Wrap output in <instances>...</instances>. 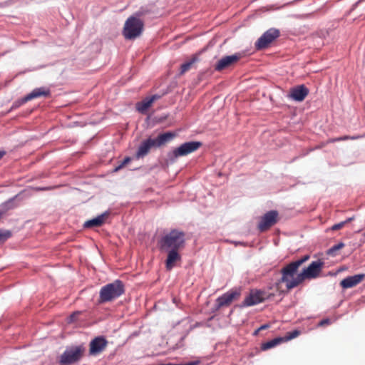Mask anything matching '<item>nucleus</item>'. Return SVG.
<instances>
[{"instance_id": "25", "label": "nucleus", "mask_w": 365, "mask_h": 365, "mask_svg": "<svg viewBox=\"0 0 365 365\" xmlns=\"http://www.w3.org/2000/svg\"><path fill=\"white\" fill-rule=\"evenodd\" d=\"M198 61V58L196 56H192L189 61L183 63L180 67V73L182 74L190 70L192 66Z\"/></svg>"}, {"instance_id": "8", "label": "nucleus", "mask_w": 365, "mask_h": 365, "mask_svg": "<svg viewBox=\"0 0 365 365\" xmlns=\"http://www.w3.org/2000/svg\"><path fill=\"white\" fill-rule=\"evenodd\" d=\"M278 212L277 210H270L267 212L262 216L259 224L258 229L260 232H264L271 227L277 222Z\"/></svg>"}, {"instance_id": "40", "label": "nucleus", "mask_w": 365, "mask_h": 365, "mask_svg": "<svg viewBox=\"0 0 365 365\" xmlns=\"http://www.w3.org/2000/svg\"><path fill=\"white\" fill-rule=\"evenodd\" d=\"M233 243L235 245H243V246H245L247 245V243L245 242H240V241H235L233 242Z\"/></svg>"}, {"instance_id": "31", "label": "nucleus", "mask_w": 365, "mask_h": 365, "mask_svg": "<svg viewBox=\"0 0 365 365\" xmlns=\"http://www.w3.org/2000/svg\"><path fill=\"white\" fill-rule=\"evenodd\" d=\"M300 334V331L298 330H294L292 331L288 332L286 337L284 338V341L291 340Z\"/></svg>"}, {"instance_id": "35", "label": "nucleus", "mask_w": 365, "mask_h": 365, "mask_svg": "<svg viewBox=\"0 0 365 365\" xmlns=\"http://www.w3.org/2000/svg\"><path fill=\"white\" fill-rule=\"evenodd\" d=\"M160 98H161L160 95L155 94V95H153L152 96H150V97H149L148 98L151 102V103H153L155 101H156L158 99H160Z\"/></svg>"}, {"instance_id": "13", "label": "nucleus", "mask_w": 365, "mask_h": 365, "mask_svg": "<svg viewBox=\"0 0 365 365\" xmlns=\"http://www.w3.org/2000/svg\"><path fill=\"white\" fill-rule=\"evenodd\" d=\"M240 292L237 290L228 291L216 299L218 307L228 306L231 304L233 299L239 297Z\"/></svg>"}, {"instance_id": "29", "label": "nucleus", "mask_w": 365, "mask_h": 365, "mask_svg": "<svg viewBox=\"0 0 365 365\" xmlns=\"http://www.w3.org/2000/svg\"><path fill=\"white\" fill-rule=\"evenodd\" d=\"M11 236V232L9 230H0V244L4 242Z\"/></svg>"}, {"instance_id": "12", "label": "nucleus", "mask_w": 365, "mask_h": 365, "mask_svg": "<svg viewBox=\"0 0 365 365\" xmlns=\"http://www.w3.org/2000/svg\"><path fill=\"white\" fill-rule=\"evenodd\" d=\"M309 93V89L304 85L294 86L290 89L288 97L297 102H302Z\"/></svg>"}, {"instance_id": "23", "label": "nucleus", "mask_w": 365, "mask_h": 365, "mask_svg": "<svg viewBox=\"0 0 365 365\" xmlns=\"http://www.w3.org/2000/svg\"><path fill=\"white\" fill-rule=\"evenodd\" d=\"M282 341H284V338L276 337L268 341L263 343L261 346V349L263 351H266L267 349L274 347L275 346L279 344Z\"/></svg>"}, {"instance_id": "37", "label": "nucleus", "mask_w": 365, "mask_h": 365, "mask_svg": "<svg viewBox=\"0 0 365 365\" xmlns=\"http://www.w3.org/2000/svg\"><path fill=\"white\" fill-rule=\"evenodd\" d=\"M346 140H349V135H344V136H342L340 138H334L331 141L336 142V141Z\"/></svg>"}, {"instance_id": "18", "label": "nucleus", "mask_w": 365, "mask_h": 365, "mask_svg": "<svg viewBox=\"0 0 365 365\" xmlns=\"http://www.w3.org/2000/svg\"><path fill=\"white\" fill-rule=\"evenodd\" d=\"M108 214L109 212L106 211L103 213L98 215L97 217L89 220H87L86 222H85L83 227L86 228H91L101 226L104 222L105 217L108 215Z\"/></svg>"}, {"instance_id": "10", "label": "nucleus", "mask_w": 365, "mask_h": 365, "mask_svg": "<svg viewBox=\"0 0 365 365\" xmlns=\"http://www.w3.org/2000/svg\"><path fill=\"white\" fill-rule=\"evenodd\" d=\"M108 341L103 336H98L92 339L89 344V354L96 356L102 352L107 346Z\"/></svg>"}, {"instance_id": "41", "label": "nucleus", "mask_w": 365, "mask_h": 365, "mask_svg": "<svg viewBox=\"0 0 365 365\" xmlns=\"http://www.w3.org/2000/svg\"><path fill=\"white\" fill-rule=\"evenodd\" d=\"M354 219V217H351L347 218L346 220H344L343 222H345V225H346L347 223L351 222Z\"/></svg>"}, {"instance_id": "39", "label": "nucleus", "mask_w": 365, "mask_h": 365, "mask_svg": "<svg viewBox=\"0 0 365 365\" xmlns=\"http://www.w3.org/2000/svg\"><path fill=\"white\" fill-rule=\"evenodd\" d=\"M363 138L362 135L349 136V140H356Z\"/></svg>"}, {"instance_id": "3", "label": "nucleus", "mask_w": 365, "mask_h": 365, "mask_svg": "<svg viewBox=\"0 0 365 365\" xmlns=\"http://www.w3.org/2000/svg\"><path fill=\"white\" fill-rule=\"evenodd\" d=\"M125 292V286L120 279L103 286L99 292V302L106 303L113 301Z\"/></svg>"}, {"instance_id": "44", "label": "nucleus", "mask_w": 365, "mask_h": 365, "mask_svg": "<svg viewBox=\"0 0 365 365\" xmlns=\"http://www.w3.org/2000/svg\"><path fill=\"white\" fill-rule=\"evenodd\" d=\"M41 190H47V188L46 187H43V188H41Z\"/></svg>"}, {"instance_id": "2", "label": "nucleus", "mask_w": 365, "mask_h": 365, "mask_svg": "<svg viewBox=\"0 0 365 365\" xmlns=\"http://www.w3.org/2000/svg\"><path fill=\"white\" fill-rule=\"evenodd\" d=\"M185 242V232L173 229L160 239L158 245L160 250H180L184 247Z\"/></svg>"}, {"instance_id": "16", "label": "nucleus", "mask_w": 365, "mask_h": 365, "mask_svg": "<svg viewBox=\"0 0 365 365\" xmlns=\"http://www.w3.org/2000/svg\"><path fill=\"white\" fill-rule=\"evenodd\" d=\"M163 251L168 252L167 259L165 260V267L168 270H171L175 265V262L181 259L180 255L178 252L179 250H168Z\"/></svg>"}, {"instance_id": "19", "label": "nucleus", "mask_w": 365, "mask_h": 365, "mask_svg": "<svg viewBox=\"0 0 365 365\" xmlns=\"http://www.w3.org/2000/svg\"><path fill=\"white\" fill-rule=\"evenodd\" d=\"M305 279H309V277L308 276V274H307L306 271L304 269L303 271L299 273L295 278H293L290 282H289L286 284V287L287 288V289H292L298 286Z\"/></svg>"}, {"instance_id": "34", "label": "nucleus", "mask_w": 365, "mask_h": 365, "mask_svg": "<svg viewBox=\"0 0 365 365\" xmlns=\"http://www.w3.org/2000/svg\"><path fill=\"white\" fill-rule=\"evenodd\" d=\"M269 327V325L268 324H264L260 326L257 330L255 331L254 335H257L259 333V331L266 329Z\"/></svg>"}, {"instance_id": "9", "label": "nucleus", "mask_w": 365, "mask_h": 365, "mask_svg": "<svg viewBox=\"0 0 365 365\" xmlns=\"http://www.w3.org/2000/svg\"><path fill=\"white\" fill-rule=\"evenodd\" d=\"M240 58L241 54L239 53L223 56L220 60H218L215 65V71L220 72L224 69L228 68L235 64L240 59Z\"/></svg>"}, {"instance_id": "15", "label": "nucleus", "mask_w": 365, "mask_h": 365, "mask_svg": "<svg viewBox=\"0 0 365 365\" xmlns=\"http://www.w3.org/2000/svg\"><path fill=\"white\" fill-rule=\"evenodd\" d=\"M365 277V274H358L349 276L340 282V285L343 289L351 288L359 284Z\"/></svg>"}, {"instance_id": "22", "label": "nucleus", "mask_w": 365, "mask_h": 365, "mask_svg": "<svg viewBox=\"0 0 365 365\" xmlns=\"http://www.w3.org/2000/svg\"><path fill=\"white\" fill-rule=\"evenodd\" d=\"M150 150V148L148 145V143L146 141V140H144L139 145L137 151H136V153H135V157L139 159L140 158H143L144 156H145L146 155H148V153H149Z\"/></svg>"}, {"instance_id": "5", "label": "nucleus", "mask_w": 365, "mask_h": 365, "mask_svg": "<svg viewBox=\"0 0 365 365\" xmlns=\"http://www.w3.org/2000/svg\"><path fill=\"white\" fill-rule=\"evenodd\" d=\"M201 145L202 143L200 141L185 142L168 153V161L170 163H174L178 158L185 156L190 153H193L194 151L197 150Z\"/></svg>"}, {"instance_id": "46", "label": "nucleus", "mask_w": 365, "mask_h": 365, "mask_svg": "<svg viewBox=\"0 0 365 365\" xmlns=\"http://www.w3.org/2000/svg\"><path fill=\"white\" fill-rule=\"evenodd\" d=\"M363 138H365V133L362 135Z\"/></svg>"}, {"instance_id": "14", "label": "nucleus", "mask_w": 365, "mask_h": 365, "mask_svg": "<svg viewBox=\"0 0 365 365\" xmlns=\"http://www.w3.org/2000/svg\"><path fill=\"white\" fill-rule=\"evenodd\" d=\"M324 264V262L323 261L317 259L312 262L307 268H304V270L309 277V279L317 278L319 275Z\"/></svg>"}, {"instance_id": "20", "label": "nucleus", "mask_w": 365, "mask_h": 365, "mask_svg": "<svg viewBox=\"0 0 365 365\" xmlns=\"http://www.w3.org/2000/svg\"><path fill=\"white\" fill-rule=\"evenodd\" d=\"M176 136L175 133L172 131H168L160 133L158 135V142L160 147L164 146L166 144L170 143Z\"/></svg>"}, {"instance_id": "38", "label": "nucleus", "mask_w": 365, "mask_h": 365, "mask_svg": "<svg viewBox=\"0 0 365 365\" xmlns=\"http://www.w3.org/2000/svg\"><path fill=\"white\" fill-rule=\"evenodd\" d=\"M221 307H218L217 302L215 301V304L211 308V313H215L217 312Z\"/></svg>"}, {"instance_id": "33", "label": "nucleus", "mask_w": 365, "mask_h": 365, "mask_svg": "<svg viewBox=\"0 0 365 365\" xmlns=\"http://www.w3.org/2000/svg\"><path fill=\"white\" fill-rule=\"evenodd\" d=\"M344 225H345V222L341 221V222H340L339 223H336V224L334 225L331 227V230H339V229L342 228Z\"/></svg>"}, {"instance_id": "43", "label": "nucleus", "mask_w": 365, "mask_h": 365, "mask_svg": "<svg viewBox=\"0 0 365 365\" xmlns=\"http://www.w3.org/2000/svg\"><path fill=\"white\" fill-rule=\"evenodd\" d=\"M5 155V151L0 150V159Z\"/></svg>"}, {"instance_id": "17", "label": "nucleus", "mask_w": 365, "mask_h": 365, "mask_svg": "<svg viewBox=\"0 0 365 365\" xmlns=\"http://www.w3.org/2000/svg\"><path fill=\"white\" fill-rule=\"evenodd\" d=\"M51 94L50 90L44 87H39L34 89L31 93L25 96L28 101L41 96L48 97Z\"/></svg>"}, {"instance_id": "24", "label": "nucleus", "mask_w": 365, "mask_h": 365, "mask_svg": "<svg viewBox=\"0 0 365 365\" xmlns=\"http://www.w3.org/2000/svg\"><path fill=\"white\" fill-rule=\"evenodd\" d=\"M151 105L152 103L149 101V99L148 98H145L142 101L138 102L136 104V108L140 113H145L148 110V109L151 106Z\"/></svg>"}, {"instance_id": "21", "label": "nucleus", "mask_w": 365, "mask_h": 365, "mask_svg": "<svg viewBox=\"0 0 365 365\" xmlns=\"http://www.w3.org/2000/svg\"><path fill=\"white\" fill-rule=\"evenodd\" d=\"M19 195L9 198L8 200L0 204V219L9 210L14 208V202L18 197Z\"/></svg>"}, {"instance_id": "1", "label": "nucleus", "mask_w": 365, "mask_h": 365, "mask_svg": "<svg viewBox=\"0 0 365 365\" xmlns=\"http://www.w3.org/2000/svg\"><path fill=\"white\" fill-rule=\"evenodd\" d=\"M150 12V6H141L127 19L123 30V35L125 39H135L142 34L144 27L143 18Z\"/></svg>"}, {"instance_id": "11", "label": "nucleus", "mask_w": 365, "mask_h": 365, "mask_svg": "<svg viewBox=\"0 0 365 365\" xmlns=\"http://www.w3.org/2000/svg\"><path fill=\"white\" fill-rule=\"evenodd\" d=\"M299 267L294 261L284 267L281 270L282 276L279 279V282H284L287 284L292 280L290 279L291 277L293 279V277L297 273Z\"/></svg>"}, {"instance_id": "30", "label": "nucleus", "mask_w": 365, "mask_h": 365, "mask_svg": "<svg viewBox=\"0 0 365 365\" xmlns=\"http://www.w3.org/2000/svg\"><path fill=\"white\" fill-rule=\"evenodd\" d=\"M131 160V158L130 157H125L124 158V160L118 165L116 166L113 172V173H117L118 171H119L120 169H122L126 164H128L130 161Z\"/></svg>"}, {"instance_id": "36", "label": "nucleus", "mask_w": 365, "mask_h": 365, "mask_svg": "<svg viewBox=\"0 0 365 365\" xmlns=\"http://www.w3.org/2000/svg\"><path fill=\"white\" fill-rule=\"evenodd\" d=\"M330 323H331V320L327 318V319H324L321 320L319 323V325L324 326L327 324H329Z\"/></svg>"}, {"instance_id": "7", "label": "nucleus", "mask_w": 365, "mask_h": 365, "mask_svg": "<svg viewBox=\"0 0 365 365\" xmlns=\"http://www.w3.org/2000/svg\"><path fill=\"white\" fill-rule=\"evenodd\" d=\"M265 294V292L262 290H252L239 305V307L245 308L263 302L267 298Z\"/></svg>"}, {"instance_id": "45", "label": "nucleus", "mask_w": 365, "mask_h": 365, "mask_svg": "<svg viewBox=\"0 0 365 365\" xmlns=\"http://www.w3.org/2000/svg\"><path fill=\"white\" fill-rule=\"evenodd\" d=\"M199 324H200L199 323H197V324H195V327H199Z\"/></svg>"}, {"instance_id": "27", "label": "nucleus", "mask_w": 365, "mask_h": 365, "mask_svg": "<svg viewBox=\"0 0 365 365\" xmlns=\"http://www.w3.org/2000/svg\"><path fill=\"white\" fill-rule=\"evenodd\" d=\"M26 102H28V100L25 99V96H24L23 98H21L20 99H18V100L15 101L13 103V104H12L11 108L9 109V112H11V110L19 108L21 106H22L23 104L26 103Z\"/></svg>"}, {"instance_id": "42", "label": "nucleus", "mask_w": 365, "mask_h": 365, "mask_svg": "<svg viewBox=\"0 0 365 365\" xmlns=\"http://www.w3.org/2000/svg\"><path fill=\"white\" fill-rule=\"evenodd\" d=\"M77 314H78V313L74 312V313H73V314L70 316V317H71V321H73V319L75 317V316H76Z\"/></svg>"}, {"instance_id": "26", "label": "nucleus", "mask_w": 365, "mask_h": 365, "mask_svg": "<svg viewBox=\"0 0 365 365\" xmlns=\"http://www.w3.org/2000/svg\"><path fill=\"white\" fill-rule=\"evenodd\" d=\"M345 246V244L342 242H339L333 245L331 247L327 250V255L329 256L334 257L336 256V252L343 248Z\"/></svg>"}, {"instance_id": "28", "label": "nucleus", "mask_w": 365, "mask_h": 365, "mask_svg": "<svg viewBox=\"0 0 365 365\" xmlns=\"http://www.w3.org/2000/svg\"><path fill=\"white\" fill-rule=\"evenodd\" d=\"M145 140L148 143V145H149L150 149L160 148V145H159L158 136H156L155 138L149 137Z\"/></svg>"}, {"instance_id": "32", "label": "nucleus", "mask_w": 365, "mask_h": 365, "mask_svg": "<svg viewBox=\"0 0 365 365\" xmlns=\"http://www.w3.org/2000/svg\"><path fill=\"white\" fill-rule=\"evenodd\" d=\"M309 259V255H306L301 257L300 259H298L295 260L294 262L298 264L299 267H300L304 262L307 261Z\"/></svg>"}, {"instance_id": "6", "label": "nucleus", "mask_w": 365, "mask_h": 365, "mask_svg": "<svg viewBox=\"0 0 365 365\" xmlns=\"http://www.w3.org/2000/svg\"><path fill=\"white\" fill-rule=\"evenodd\" d=\"M280 35L279 30L275 28H270L267 30L263 34L257 39L255 43V48L257 50H262L269 46L275 39Z\"/></svg>"}, {"instance_id": "4", "label": "nucleus", "mask_w": 365, "mask_h": 365, "mask_svg": "<svg viewBox=\"0 0 365 365\" xmlns=\"http://www.w3.org/2000/svg\"><path fill=\"white\" fill-rule=\"evenodd\" d=\"M86 347L83 344L66 346L58 358L59 365H74L81 361L84 356Z\"/></svg>"}, {"instance_id": "47", "label": "nucleus", "mask_w": 365, "mask_h": 365, "mask_svg": "<svg viewBox=\"0 0 365 365\" xmlns=\"http://www.w3.org/2000/svg\"><path fill=\"white\" fill-rule=\"evenodd\" d=\"M364 235H365V232H364Z\"/></svg>"}]
</instances>
